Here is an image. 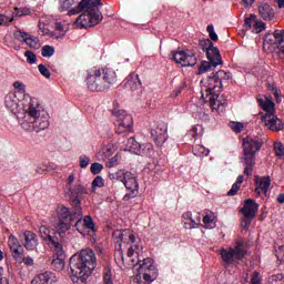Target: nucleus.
I'll return each mask as SVG.
<instances>
[{"instance_id":"obj_1","label":"nucleus","mask_w":284,"mask_h":284,"mask_svg":"<svg viewBox=\"0 0 284 284\" xmlns=\"http://www.w3.org/2000/svg\"><path fill=\"white\" fill-rule=\"evenodd\" d=\"M4 105L17 115L19 125L26 132H43L50 128V114L37 98L21 100L17 93H9L4 98Z\"/></svg>"},{"instance_id":"obj_2","label":"nucleus","mask_w":284,"mask_h":284,"mask_svg":"<svg viewBox=\"0 0 284 284\" xmlns=\"http://www.w3.org/2000/svg\"><path fill=\"white\" fill-rule=\"evenodd\" d=\"M70 278L75 284H87L92 272L97 270V254L92 248H82L69 260Z\"/></svg>"},{"instance_id":"obj_3","label":"nucleus","mask_w":284,"mask_h":284,"mask_svg":"<svg viewBox=\"0 0 284 284\" xmlns=\"http://www.w3.org/2000/svg\"><path fill=\"white\" fill-rule=\"evenodd\" d=\"M103 6L101 0H81L79 6L71 9L68 14L72 17L74 14H80L75 20V26L78 28H93V26H99L103 21V13L99 8Z\"/></svg>"},{"instance_id":"obj_4","label":"nucleus","mask_w":284,"mask_h":284,"mask_svg":"<svg viewBox=\"0 0 284 284\" xmlns=\"http://www.w3.org/2000/svg\"><path fill=\"white\" fill-rule=\"evenodd\" d=\"M202 84L204 88V92H202V99L205 101V103H210L212 110H216L219 113L225 112V109L227 108V100L219 99V94H221L223 87L221 81H219V78H216L215 73H212L206 80H203Z\"/></svg>"},{"instance_id":"obj_5","label":"nucleus","mask_w":284,"mask_h":284,"mask_svg":"<svg viewBox=\"0 0 284 284\" xmlns=\"http://www.w3.org/2000/svg\"><path fill=\"white\" fill-rule=\"evenodd\" d=\"M114 83H116V72L110 68L92 70L87 77V88L90 92H105Z\"/></svg>"},{"instance_id":"obj_6","label":"nucleus","mask_w":284,"mask_h":284,"mask_svg":"<svg viewBox=\"0 0 284 284\" xmlns=\"http://www.w3.org/2000/svg\"><path fill=\"white\" fill-rule=\"evenodd\" d=\"M263 142L260 138H245L243 140L242 163L245 165L244 174L246 176L252 175L254 172V165H256V152L261 150Z\"/></svg>"},{"instance_id":"obj_7","label":"nucleus","mask_w":284,"mask_h":284,"mask_svg":"<svg viewBox=\"0 0 284 284\" xmlns=\"http://www.w3.org/2000/svg\"><path fill=\"white\" fill-rule=\"evenodd\" d=\"M220 255L226 265H232V263H236V261H243V258H245L247 255L245 242L243 240H236L234 246L222 248L220 251Z\"/></svg>"},{"instance_id":"obj_8","label":"nucleus","mask_w":284,"mask_h":284,"mask_svg":"<svg viewBox=\"0 0 284 284\" xmlns=\"http://www.w3.org/2000/svg\"><path fill=\"white\" fill-rule=\"evenodd\" d=\"M82 212H70V209L62 206L58 211V223L55 224V232L58 234H65L68 230L74 225V220L81 216Z\"/></svg>"},{"instance_id":"obj_9","label":"nucleus","mask_w":284,"mask_h":284,"mask_svg":"<svg viewBox=\"0 0 284 284\" xmlns=\"http://www.w3.org/2000/svg\"><path fill=\"white\" fill-rule=\"evenodd\" d=\"M112 116L115 118L114 125L116 134H125V132H130L132 130V115L128 114L125 110L114 109L112 110Z\"/></svg>"},{"instance_id":"obj_10","label":"nucleus","mask_w":284,"mask_h":284,"mask_svg":"<svg viewBox=\"0 0 284 284\" xmlns=\"http://www.w3.org/2000/svg\"><path fill=\"white\" fill-rule=\"evenodd\" d=\"M169 59L182 68H192L196 65V54L190 50L172 51L169 55Z\"/></svg>"},{"instance_id":"obj_11","label":"nucleus","mask_w":284,"mask_h":284,"mask_svg":"<svg viewBox=\"0 0 284 284\" xmlns=\"http://www.w3.org/2000/svg\"><path fill=\"white\" fill-rule=\"evenodd\" d=\"M256 212H258V204L252 199L245 200L244 207L241 209L243 214L241 225L243 230H248L250 225H252V220L256 216Z\"/></svg>"},{"instance_id":"obj_12","label":"nucleus","mask_w":284,"mask_h":284,"mask_svg":"<svg viewBox=\"0 0 284 284\" xmlns=\"http://www.w3.org/2000/svg\"><path fill=\"white\" fill-rule=\"evenodd\" d=\"M277 47L280 59H284V30H275L273 34H266L264 38V47Z\"/></svg>"},{"instance_id":"obj_13","label":"nucleus","mask_w":284,"mask_h":284,"mask_svg":"<svg viewBox=\"0 0 284 284\" xmlns=\"http://www.w3.org/2000/svg\"><path fill=\"white\" fill-rule=\"evenodd\" d=\"M151 136L158 148H161L168 141V124L165 122H158L151 128Z\"/></svg>"},{"instance_id":"obj_14","label":"nucleus","mask_w":284,"mask_h":284,"mask_svg":"<svg viewBox=\"0 0 284 284\" xmlns=\"http://www.w3.org/2000/svg\"><path fill=\"white\" fill-rule=\"evenodd\" d=\"M126 150L129 152H133V154L143 156L145 154H150V152H152V150H154V146L152 145V143L141 144V143L136 142V139L129 138V140L126 142Z\"/></svg>"},{"instance_id":"obj_15","label":"nucleus","mask_w":284,"mask_h":284,"mask_svg":"<svg viewBox=\"0 0 284 284\" xmlns=\"http://www.w3.org/2000/svg\"><path fill=\"white\" fill-rule=\"evenodd\" d=\"M67 194H69L72 205L75 207V212H82L81 211V197L84 196V194H88V189L83 186L82 184H75L71 187V190L67 191Z\"/></svg>"},{"instance_id":"obj_16","label":"nucleus","mask_w":284,"mask_h":284,"mask_svg":"<svg viewBox=\"0 0 284 284\" xmlns=\"http://www.w3.org/2000/svg\"><path fill=\"white\" fill-rule=\"evenodd\" d=\"M138 274L142 276H148L149 278H156L159 276V271L154 266V260L146 257L139 261Z\"/></svg>"},{"instance_id":"obj_17","label":"nucleus","mask_w":284,"mask_h":284,"mask_svg":"<svg viewBox=\"0 0 284 284\" xmlns=\"http://www.w3.org/2000/svg\"><path fill=\"white\" fill-rule=\"evenodd\" d=\"M123 185L129 192L124 195L123 201H130V199H134L139 194V181L134 173L130 172L126 174Z\"/></svg>"},{"instance_id":"obj_18","label":"nucleus","mask_w":284,"mask_h":284,"mask_svg":"<svg viewBox=\"0 0 284 284\" xmlns=\"http://www.w3.org/2000/svg\"><path fill=\"white\" fill-rule=\"evenodd\" d=\"M263 121H264L265 125H267V128L270 130H272L273 132H281V130H283V128H284L283 121H281V119H278L274 114L263 115Z\"/></svg>"},{"instance_id":"obj_19","label":"nucleus","mask_w":284,"mask_h":284,"mask_svg":"<svg viewBox=\"0 0 284 284\" xmlns=\"http://www.w3.org/2000/svg\"><path fill=\"white\" fill-rule=\"evenodd\" d=\"M24 243L23 246L29 252H34L39 245V236H37L32 231H24L23 232Z\"/></svg>"},{"instance_id":"obj_20","label":"nucleus","mask_w":284,"mask_h":284,"mask_svg":"<svg viewBox=\"0 0 284 284\" xmlns=\"http://www.w3.org/2000/svg\"><path fill=\"white\" fill-rule=\"evenodd\" d=\"M255 192L258 196H261V194H267L270 185H272V180H270V176H255Z\"/></svg>"},{"instance_id":"obj_21","label":"nucleus","mask_w":284,"mask_h":284,"mask_svg":"<svg viewBox=\"0 0 284 284\" xmlns=\"http://www.w3.org/2000/svg\"><path fill=\"white\" fill-rule=\"evenodd\" d=\"M31 284H57V276L52 272L40 273L34 276Z\"/></svg>"},{"instance_id":"obj_22","label":"nucleus","mask_w":284,"mask_h":284,"mask_svg":"<svg viewBox=\"0 0 284 284\" xmlns=\"http://www.w3.org/2000/svg\"><path fill=\"white\" fill-rule=\"evenodd\" d=\"M47 245L53 253V256L65 258V250H63V244L59 242L58 237H53Z\"/></svg>"},{"instance_id":"obj_23","label":"nucleus","mask_w":284,"mask_h":284,"mask_svg":"<svg viewBox=\"0 0 284 284\" xmlns=\"http://www.w3.org/2000/svg\"><path fill=\"white\" fill-rule=\"evenodd\" d=\"M123 236H129L130 243H134L136 241V237L134 234H132V231L130 230H116L113 232V241L119 244V247H121V243H123Z\"/></svg>"},{"instance_id":"obj_24","label":"nucleus","mask_w":284,"mask_h":284,"mask_svg":"<svg viewBox=\"0 0 284 284\" xmlns=\"http://www.w3.org/2000/svg\"><path fill=\"white\" fill-rule=\"evenodd\" d=\"M206 59L213 63V65H223V58L221 57V51L216 47L207 49Z\"/></svg>"},{"instance_id":"obj_25","label":"nucleus","mask_w":284,"mask_h":284,"mask_svg":"<svg viewBox=\"0 0 284 284\" xmlns=\"http://www.w3.org/2000/svg\"><path fill=\"white\" fill-rule=\"evenodd\" d=\"M258 13L264 21H272L275 17L274 9L267 3H261L258 6Z\"/></svg>"},{"instance_id":"obj_26","label":"nucleus","mask_w":284,"mask_h":284,"mask_svg":"<svg viewBox=\"0 0 284 284\" xmlns=\"http://www.w3.org/2000/svg\"><path fill=\"white\" fill-rule=\"evenodd\" d=\"M51 267L55 272H63V270H65V257L52 256Z\"/></svg>"},{"instance_id":"obj_27","label":"nucleus","mask_w":284,"mask_h":284,"mask_svg":"<svg viewBox=\"0 0 284 284\" xmlns=\"http://www.w3.org/2000/svg\"><path fill=\"white\" fill-rule=\"evenodd\" d=\"M24 43L31 50H39L41 48V40H39V38L30 33L26 37Z\"/></svg>"},{"instance_id":"obj_28","label":"nucleus","mask_w":284,"mask_h":284,"mask_svg":"<svg viewBox=\"0 0 284 284\" xmlns=\"http://www.w3.org/2000/svg\"><path fill=\"white\" fill-rule=\"evenodd\" d=\"M128 174H130V171L125 170H118L114 173L109 174L110 181H120L121 183H125V180L128 179Z\"/></svg>"},{"instance_id":"obj_29","label":"nucleus","mask_w":284,"mask_h":284,"mask_svg":"<svg viewBox=\"0 0 284 284\" xmlns=\"http://www.w3.org/2000/svg\"><path fill=\"white\" fill-rule=\"evenodd\" d=\"M203 223L206 230H214V227H216V216L214 213L206 214L203 217Z\"/></svg>"},{"instance_id":"obj_30","label":"nucleus","mask_w":284,"mask_h":284,"mask_svg":"<svg viewBox=\"0 0 284 284\" xmlns=\"http://www.w3.org/2000/svg\"><path fill=\"white\" fill-rule=\"evenodd\" d=\"M257 103H260L261 108L264 109L265 112H267L266 114H274L272 112H274V102L270 99H257Z\"/></svg>"},{"instance_id":"obj_31","label":"nucleus","mask_w":284,"mask_h":284,"mask_svg":"<svg viewBox=\"0 0 284 284\" xmlns=\"http://www.w3.org/2000/svg\"><path fill=\"white\" fill-rule=\"evenodd\" d=\"M52 39H63L65 37V28L61 22L55 23V29L51 32Z\"/></svg>"},{"instance_id":"obj_32","label":"nucleus","mask_w":284,"mask_h":284,"mask_svg":"<svg viewBox=\"0 0 284 284\" xmlns=\"http://www.w3.org/2000/svg\"><path fill=\"white\" fill-rule=\"evenodd\" d=\"M126 84L131 88V90H136V88L141 85V80L139 79V74L131 73L126 78Z\"/></svg>"},{"instance_id":"obj_33","label":"nucleus","mask_w":284,"mask_h":284,"mask_svg":"<svg viewBox=\"0 0 284 284\" xmlns=\"http://www.w3.org/2000/svg\"><path fill=\"white\" fill-rule=\"evenodd\" d=\"M153 281H156V278H152L145 275L136 274L135 276L132 277V283L133 284H150Z\"/></svg>"},{"instance_id":"obj_34","label":"nucleus","mask_w":284,"mask_h":284,"mask_svg":"<svg viewBox=\"0 0 284 284\" xmlns=\"http://www.w3.org/2000/svg\"><path fill=\"white\" fill-rule=\"evenodd\" d=\"M214 74H215L217 81L221 82L222 88H223V83H227V81H230V79H232V73L229 71L220 70V71L215 72Z\"/></svg>"},{"instance_id":"obj_35","label":"nucleus","mask_w":284,"mask_h":284,"mask_svg":"<svg viewBox=\"0 0 284 284\" xmlns=\"http://www.w3.org/2000/svg\"><path fill=\"white\" fill-rule=\"evenodd\" d=\"M40 236L47 244H49L53 239L57 236H51L50 235V230L45 225H41L39 229Z\"/></svg>"},{"instance_id":"obj_36","label":"nucleus","mask_w":284,"mask_h":284,"mask_svg":"<svg viewBox=\"0 0 284 284\" xmlns=\"http://www.w3.org/2000/svg\"><path fill=\"white\" fill-rule=\"evenodd\" d=\"M217 65H214L212 61H203L197 70V74H205V72H210V70H214Z\"/></svg>"},{"instance_id":"obj_37","label":"nucleus","mask_w":284,"mask_h":284,"mask_svg":"<svg viewBox=\"0 0 284 284\" xmlns=\"http://www.w3.org/2000/svg\"><path fill=\"white\" fill-rule=\"evenodd\" d=\"M14 261L18 263H23V246H18L10 250Z\"/></svg>"},{"instance_id":"obj_38","label":"nucleus","mask_w":284,"mask_h":284,"mask_svg":"<svg viewBox=\"0 0 284 284\" xmlns=\"http://www.w3.org/2000/svg\"><path fill=\"white\" fill-rule=\"evenodd\" d=\"M193 154L195 156H209L210 155V150L201 144H196L193 148Z\"/></svg>"},{"instance_id":"obj_39","label":"nucleus","mask_w":284,"mask_h":284,"mask_svg":"<svg viewBox=\"0 0 284 284\" xmlns=\"http://www.w3.org/2000/svg\"><path fill=\"white\" fill-rule=\"evenodd\" d=\"M258 19H256L255 14H251L248 18H245L244 26L251 30V32H254V28H256V22Z\"/></svg>"},{"instance_id":"obj_40","label":"nucleus","mask_w":284,"mask_h":284,"mask_svg":"<svg viewBox=\"0 0 284 284\" xmlns=\"http://www.w3.org/2000/svg\"><path fill=\"white\" fill-rule=\"evenodd\" d=\"M114 260L116 265H125V256L123 255V250L121 248V246L115 250Z\"/></svg>"},{"instance_id":"obj_41","label":"nucleus","mask_w":284,"mask_h":284,"mask_svg":"<svg viewBox=\"0 0 284 284\" xmlns=\"http://www.w3.org/2000/svg\"><path fill=\"white\" fill-rule=\"evenodd\" d=\"M103 281L104 284H114V282L112 281V268H110V266L104 267Z\"/></svg>"},{"instance_id":"obj_42","label":"nucleus","mask_w":284,"mask_h":284,"mask_svg":"<svg viewBox=\"0 0 284 284\" xmlns=\"http://www.w3.org/2000/svg\"><path fill=\"white\" fill-rule=\"evenodd\" d=\"M268 284H284L283 274H275L268 277Z\"/></svg>"},{"instance_id":"obj_43","label":"nucleus","mask_w":284,"mask_h":284,"mask_svg":"<svg viewBox=\"0 0 284 284\" xmlns=\"http://www.w3.org/2000/svg\"><path fill=\"white\" fill-rule=\"evenodd\" d=\"M8 245L10 250L21 247V243H19V239H17V236L14 235H9Z\"/></svg>"},{"instance_id":"obj_44","label":"nucleus","mask_w":284,"mask_h":284,"mask_svg":"<svg viewBox=\"0 0 284 284\" xmlns=\"http://www.w3.org/2000/svg\"><path fill=\"white\" fill-rule=\"evenodd\" d=\"M83 225L87 227V230H91V232H94V220H92V216L87 215L83 219Z\"/></svg>"},{"instance_id":"obj_45","label":"nucleus","mask_w":284,"mask_h":284,"mask_svg":"<svg viewBox=\"0 0 284 284\" xmlns=\"http://www.w3.org/2000/svg\"><path fill=\"white\" fill-rule=\"evenodd\" d=\"M24 57L27 58V63L30 65H34V63H37V54H34V52L28 50L24 52Z\"/></svg>"},{"instance_id":"obj_46","label":"nucleus","mask_w":284,"mask_h":284,"mask_svg":"<svg viewBox=\"0 0 284 284\" xmlns=\"http://www.w3.org/2000/svg\"><path fill=\"white\" fill-rule=\"evenodd\" d=\"M213 47H214V42H212V40L210 39L200 41V48H202L203 52L207 53V50H210Z\"/></svg>"},{"instance_id":"obj_47","label":"nucleus","mask_w":284,"mask_h":284,"mask_svg":"<svg viewBox=\"0 0 284 284\" xmlns=\"http://www.w3.org/2000/svg\"><path fill=\"white\" fill-rule=\"evenodd\" d=\"M92 192H94L95 187H103L105 185V180L101 178V175L95 176V179L92 181Z\"/></svg>"},{"instance_id":"obj_48","label":"nucleus","mask_w":284,"mask_h":284,"mask_svg":"<svg viewBox=\"0 0 284 284\" xmlns=\"http://www.w3.org/2000/svg\"><path fill=\"white\" fill-rule=\"evenodd\" d=\"M28 32L21 30H17L13 32L14 39H17V41H21L22 43H24V39L28 37Z\"/></svg>"},{"instance_id":"obj_49","label":"nucleus","mask_w":284,"mask_h":284,"mask_svg":"<svg viewBox=\"0 0 284 284\" xmlns=\"http://www.w3.org/2000/svg\"><path fill=\"white\" fill-rule=\"evenodd\" d=\"M229 126L231 128V130H233V132H236V133L243 132V128H244L243 123L241 122H230Z\"/></svg>"},{"instance_id":"obj_50","label":"nucleus","mask_w":284,"mask_h":284,"mask_svg":"<svg viewBox=\"0 0 284 284\" xmlns=\"http://www.w3.org/2000/svg\"><path fill=\"white\" fill-rule=\"evenodd\" d=\"M38 70L45 79H50V77H52V73H50V70L44 64H39Z\"/></svg>"},{"instance_id":"obj_51","label":"nucleus","mask_w":284,"mask_h":284,"mask_svg":"<svg viewBox=\"0 0 284 284\" xmlns=\"http://www.w3.org/2000/svg\"><path fill=\"white\" fill-rule=\"evenodd\" d=\"M206 31L209 32L211 41H219V34H216V31H214L213 24H209Z\"/></svg>"},{"instance_id":"obj_52","label":"nucleus","mask_w":284,"mask_h":284,"mask_svg":"<svg viewBox=\"0 0 284 284\" xmlns=\"http://www.w3.org/2000/svg\"><path fill=\"white\" fill-rule=\"evenodd\" d=\"M74 6V0H63L60 7V12H65V10H70Z\"/></svg>"},{"instance_id":"obj_53","label":"nucleus","mask_w":284,"mask_h":284,"mask_svg":"<svg viewBox=\"0 0 284 284\" xmlns=\"http://www.w3.org/2000/svg\"><path fill=\"white\" fill-rule=\"evenodd\" d=\"M274 151L276 156H284V146L283 143L281 142H275L274 143Z\"/></svg>"},{"instance_id":"obj_54","label":"nucleus","mask_w":284,"mask_h":284,"mask_svg":"<svg viewBox=\"0 0 284 284\" xmlns=\"http://www.w3.org/2000/svg\"><path fill=\"white\" fill-rule=\"evenodd\" d=\"M54 55V49L51 45H44L42 47V57H53Z\"/></svg>"},{"instance_id":"obj_55","label":"nucleus","mask_w":284,"mask_h":284,"mask_svg":"<svg viewBox=\"0 0 284 284\" xmlns=\"http://www.w3.org/2000/svg\"><path fill=\"white\" fill-rule=\"evenodd\" d=\"M102 171H103V164L99 162H94L93 164H91V172L93 174H101Z\"/></svg>"},{"instance_id":"obj_56","label":"nucleus","mask_w":284,"mask_h":284,"mask_svg":"<svg viewBox=\"0 0 284 284\" xmlns=\"http://www.w3.org/2000/svg\"><path fill=\"white\" fill-rule=\"evenodd\" d=\"M80 168H82V170H85V168H88V165H90V156L88 155H80Z\"/></svg>"},{"instance_id":"obj_57","label":"nucleus","mask_w":284,"mask_h":284,"mask_svg":"<svg viewBox=\"0 0 284 284\" xmlns=\"http://www.w3.org/2000/svg\"><path fill=\"white\" fill-rule=\"evenodd\" d=\"M265 30V22L257 20L255 28L253 29V32L255 34H260V32H263Z\"/></svg>"},{"instance_id":"obj_58","label":"nucleus","mask_w":284,"mask_h":284,"mask_svg":"<svg viewBox=\"0 0 284 284\" xmlns=\"http://www.w3.org/2000/svg\"><path fill=\"white\" fill-rule=\"evenodd\" d=\"M30 14V9L28 8H16V16L17 17H28Z\"/></svg>"},{"instance_id":"obj_59","label":"nucleus","mask_w":284,"mask_h":284,"mask_svg":"<svg viewBox=\"0 0 284 284\" xmlns=\"http://www.w3.org/2000/svg\"><path fill=\"white\" fill-rule=\"evenodd\" d=\"M267 87L272 94L275 97L276 101H281V94L278 93V89H276V85L268 83Z\"/></svg>"},{"instance_id":"obj_60","label":"nucleus","mask_w":284,"mask_h":284,"mask_svg":"<svg viewBox=\"0 0 284 284\" xmlns=\"http://www.w3.org/2000/svg\"><path fill=\"white\" fill-rule=\"evenodd\" d=\"M182 220L184 222V227L187 230V224L190 223V221H192V212L187 211L183 213Z\"/></svg>"},{"instance_id":"obj_61","label":"nucleus","mask_w":284,"mask_h":284,"mask_svg":"<svg viewBox=\"0 0 284 284\" xmlns=\"http://www.w3.org/2000/svg\"><path fill=\"white\" fill-rule=\"evenodd\" d=\"M241 190V186H239L237 184H233L231 190L227 192V196H236V194H239V191Z\"/></svg>"},{"instance_id":"obj_62","label":"nucleus","mask_w":284,"mask_h":284,"mask_svg":"<svg viewBox=\"0 0 284 284\" xmlns=\"http://www.w3.org/2000/svg\"><path fill=\"white\" fill-rule=\"evenodd\" d=\"M13 88L18 90V92H26V84L21 81L13 82Z\"/></svg>"},{"instance_id":"obj_63","label":"nucleus","mask_w":284,"mask_h":284,"mask_svg":"<svg viewBox=\"0 0 284 284\" xmlns=\"http://www.w3.org/2000/svg\"><path fill=\"white\" fill-rule=\"evenodd\" d=\"M251 284H261V274L258 272L253 273Z\"/></svg>"},{"instance_id":"obj_64","label":"nucleus","mask_w":284,"mask_h":284,"mask_svg":"<svg viewBox=\"0 0 284 284\" xmlns=\"http://www.w3.org/2000/svg\"><path fill=\"white\" fill-rule=\"evenodd\" d=\"M12 21H14L13 18H10L8 16H2L0 20V26H8L9 23H12Z\"/></svg>"}]
</instances>
